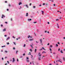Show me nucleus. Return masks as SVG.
<instances>
[{"label":"nucleus","mask_w":65,"mask_h":65,"mask_svg":"<svg viewBox=\"0 0 65 65\" xmlns=\"http://www.w3.org/2000/svg\"><path fill=\"white\" fill-rule=\"evenodd\" d=\"M40 52H39L38 54V55H39V56L40 57V56H41V54H40Z\"/></svg>","instance_id":"1"},{"label":"nucleus","mask_w":65,"mask_h":65,"mask_svg":"<svg viewBox=\"0 0 65 65\" xmlns=\"http://www.w3.org/2000/svg\"><path fill=\"white\" fill-rule=\"evenodd\" d=\"M38 59L39 60H41V57H39L38 58Z\"/></svg>","instance_id":"2"},{"label":"nucleus","mask_w":65,"mask_h":65,"mask_svg":"<svg viewBox=\"0 0 65 65\" xmlns=\"http://www.w3.org/2000/svg\"><path fill=\"white\" fill-rule=\"evenodd\" d=\"M6 30V29H3V32H4V31H5Z\"/></svg>","instance_id":"3"},{"label":"nucleus","mask_w":65,"mask_h":65,"mask_svg":"<svg viewBox=\"0 0 65 65\" xmlns=\"http://www.w3.org/2000/svg\"><path fill=\"white\" fill-rule=\"evenodd\" d=\"M40 41L41 43H42V39H40Z\"/></svg>","instance_id":"4"},{"label":"nucleus","mask_w":65,"mask_h":65,"mask_svg":"<svg viewBox=\"0 0 65 65\" xmlns=\"http://www.w3.org/2000/svg\"><path fill=\"white\" fill-rule=\"evenodd\" d=\"M3 17H5V16L3 15H2V19H3Z\"/></svg>","instance_id":"5"},{"label":"nucleus","mask_w":65,"mask_h":65,"mask_svg":"<svg viewBox=\"0 0 65 65\" xmlns=\"http://www.w3.org/2000/svg\"><path fill=\"white\" fill-rule=\"evenodd\" d=\"M9 38H10V37H8V38L6 40H9Z\"/></svg>","instance_id":"6"},{"label":"nucleus","mask_w":65,"mask_h":65,"mask_svg":"<svg viewBox=\"0 0 65 65\" xmlns=\"http://www.w3.org/2000/svg\"><path fill=\"white\" fill-rule=\"evenodd\" d=\"M13 61H12V62H13H13H14V58H13Z\"/></svg>","instance_id":"7"},{"label":"nucleus","mask_w":65,"mask_h":65,"mask_svg":"<svg viewBox=\"0 0 65 65\" xmlns=\"http://www.w3.org/2000/svg\"><path fill=\"white\" fill-rule=\"evenodd\" d=\"M25 6H26L27 8H29V7H28V5H25Z\"/></svg>","instance_id":"8"},{"label":"nucleus","mask_w":65,"mask_h":65,"mask_svg":"<svg viewBox=\"0 0 65 65\" xmlns=\"http://www.w3.org/2000/svg\"><path fill=\"white\" fill-rule=\"evenodd\" d=\"M19 5H21V4H22V3L20 2V3H19Z\"/></svg>","instance_id":"9"},{"label":"nucleus","mask_w":65,"mask_h":65,"mask_svg":"<svg viewBox=\"0 0 65 65\" xmlns=\"http://www.w3.org/2000/svg\"><path fill=\"white\" fill-rule=\"evenodd\" d=\"M41 12H42V14H44V12L43 11H42Z\"/></svg>","instance_id":"10"},{"label":"nucleus","mask_w":65,"mask_h":65,"mask_svg":"<svg viewBox=\"0 0 65 65\" xmlns=\"http://www.w3.org/2000/svg\"><path fill=\"white\" fill-rule=\"evenodd\" d=\"M28 13H26V16L27 17H28Z\"/></svg>","instance_id":"11"},{"label":"nucleus","mask_w":65,"mask_h":65,"mask_svg":"<svg viewBox=\"0 0 65 65\" xmlns=\"http://www.w3.org/2000/svg\"><path fill=\"white\" fill-rule=\"evenodd\" d=\"M33 40V39H30L29 41H32Z\"/></svg>","instance_id":"12"},{"label":"nucleus","mask_w":65,"mask_h":65,"mask_svg":"<svg viewBox=\"0 0 65 65\" xmlns=\"http://www.w3.org/2000/svg\"><path fill=\"white\" fill-rule=\"evenodd\" d=\"M42 48L44 50H45H45H46L45 49H44V48L43 47H42Z\"/></svg>","instance_id":"13"},{"label":"nucleus","mask_w":65,"mask_h":65,"mask_svg":"<svg viewBox=\"0 0 65 65\" xmlns=\"http://www.w3.org/2000/svg\"><path fill=\"white\" fill-rule=\"evenodd\" d=\"M60 53H62V54H63V52L62 51V50L61 51Z\"/></svg>","instance_id":"14"},{"label":"nucleus","mask_w":65,"mask_h":65,"mask_svg":"<svg viewBox=\"0 0 65 65\" xmlns=\"http://www.w3.org/2000/svg\"><path fill=\"white\" fill-rule=\"evenodd\" d=\"M28 21H31L32 20V19H28Z\"/></svg>","instance_id":"15"},{"label":"nucleus","mask_w":65,"mask_h":65,"mask_svg":"<svg viewBox=\"0 0 65 65\" xmlns=\"http://www.w3.org/2000/svg\"><path fill=\"white\" fill-rule=\"evenodd\" d=\"M57 27H58V28H59V25H58V24L57 23Z\"/></svg>","instance_id":"16"},{"label":"nucleus","mask_w":65,"mask_h":65,"mask_svg":"<svg viewBox=\"0 0 65 65\" xmlns=\"http://www.w3.org/2000/svg\"><path fill=\"white\" fill-rule=\"evenodd\" d=\"M36 51H37V50H36V49H35V53H36Z\"/></svg>","instance_id":"17"},{"label":"nucleus","mask_w":65,"mask_h":65,"mask_svg":"<svg viewBox=\"0 0 65 65\" xmlns=\"http://www.w3.org/2000/svg\"><path fill=\"white\" fill-rule=\"evenodd\" d=\"M35 7H35V6H33V8H35Z\"/></svg>","instance_id":"18"},{"label":"nucleus","mask_w":65,"mask_h":65,"mask_svg":"<svg viewBox=\"0 0 65 65\" xmlns=\"http://www.w3.org/2000/svg\"><path fill=\"white\" fill-rule=\"evenodd\" d=\"M26 46V44H24V47H25Z\"/></svg>","instance_id":"19"},{"label":"nucleus","mask_w":65,"mask_h":65,"mask_svg":"<svg viewBox=\"0 0 65 65\" xmlns=\"http://www.w3.org/2000/svg\"><path fill=\"white\" fill-rule=\"evenodd\" d=\"M27 60H28V59H29V58H28V57H27Z\"/></svg>","instance_id":"20"},{"label":"nucleus","mask_w":65,"mask_h":65,"mask_svg":"<svg viewBox=\"0 0 65 65\" xmlns=\"http://www.w3.org/2000/svg\"><path fill=\"white\" fill-rule=\"evenodd\" d=\"M13 43L14 44H15V45H16V44H15V42H13Z\"/></svg>","instance_id":"21"},{"label":"nucleus","mask_w":65,"mask_h":65,"mask_svg":"<svg viewBox=\"0 0 65 65\" xmlns=\"http://www.w3.org/2000/svg\"><path fill=\"white\" fill-rule=\"evenodd\" d=\"M56 45L57 47V46H58V44H56Z\"/></svg>","instance_id":"22"},{"label":"nucleus","mask_w":65,"mask_h":65,"mask_svg":"<svg viewBox=\"0 0 65 65\" xmlns=\"http://www.w3.org/2000/svg\"><path fill=\"white\" fill-rule=\"evenodd\" d=\"M18 51H16V54H18Z\"/></svg>","instance_id":"23"},{"label":"nucleus","mask_w":65,"mask_h":65,"mask_svg":"<svg viewBox=\"0 0 65 65\" xmlns=\"http://www.w3.org/2000/svg\"><path fill=\"white\" fill-rule=\"evenodd\" d=\"M43 53H46V52H44V51H43L42 53V54H43Z\"/></svg>","instance_id":"24"},{"label":"nucleus","mask_w":65,"mask_h":65,"mask_svg":"<svg viewBox=\"0 0 65 65\" xmlns=\"http://www.w3.org/2000/svg\"><path fill=\"white\" fill-rule=\"evenodd\" d=\"M23 56H25V54L24 53L23 54Z\"/></svg>","instance_id":"25"},{"label":"nucleus","mask_w":65,"mask_h":65,"mask_svg":"<svg viewBox=\"0 0 65 65\" xmlns=\"http://www.w3.org/2000/svg\"><path fill=\"white\" fill-rule=\"evenodd\" d=\"M1 27H3V25L2 24H1Z\"/></svg>","instance_id":"26"},{"label":"nucleus","mask_w":65,"mask_h":65,"mask_svg":"<svg viewBox=\"0 0 65 65\" xmlns=\"http://www.w3.org/2000/svg\"><path fill=\"white\" fill-rule=\"evenodd\" d=\"M56 21H59V19H56Z\"/></svg>","instance_id":"27"},{"label":"nucleus","mask_w":65,"mask_h":65,"mask_svg":"<svg viewBox=\"0 0 65 65\" xmlns=\"http://www.w3.org/2000/svg\"><path fill=\"white\" fill-rule=\"evenodd\" d=\"M30 46H31V47H33V46H32V45H31Z\"/></svg>","instance_id":"28"},{"label":"nucleus","mask_w":65,"mask_h":65,"mask_svg":"<svg viewBox=\"0 0 65 65\" xmlns=\"http://www.w3.org/2000/svg\"><path fill=\"white\" fill-rule=\"evenodd\" d=\"M50 51H52V49H51V48H50Z\"/></svg>","instance_id":"29"},{"label":"nucleus","mask_w":65,"mask_h":65,"mask_svg":"<svg viewBox=\"0 0 65 65\" xmlns=\"http://www.w3.org/2000/svg\"><path fill=\"white\" fill-rule=\"evenodd\" d=\"M5 46L4 45V46H2V47H4Z\"/></svg>","instance_id":"30"},{"label":"nucleus","mask_w":65,"mask_h":65,"mask_svg":"<svg viewBox=\"0 0 65 65\" xmlns=\"http://www.w3.org/2000/svg\"><path fill=\"white\" fill-rule=\"evenodd\" d=\"M4 36H5V37H6V36H7V35H4Z\"/></svg>","instance_id":"31"},{"label":"nucleus","mask_w":65,"mask_h":65,"mask_svg":"<svg viewBox=\"0 0 65 65\" xmlns=\"http://www.w3.org/2000/svg\"><path fill=\"white\" fill-rule=\"evenodd\" d=\"M37 23V22H34V23L35 24V23Z\"/></svg>","instance_id":"32"},{"label":"nucleus","mask_w":65,"mask_h":65,"mask_svg":"<svg viewBox=\"0 0 65 65\" xmlns=\"http://www.w3.org/2000/svg\"><path fill=\"white\" fill-rule=\"evenodd\" d=\"M57 43L58 44H60V43H59V42H58V43Z\"/></svg>","instance_id":"33"},{"label":"nucleus","mask_w":65,"mask_h":65,"mask_svg":"<svg viewBox=\"0 0 65 65\" xmlns=\"http://www.w3.org/2000/svg\"><path fill=\"white\" fill-rule=\"evenodd\" d=\"M60 48H59L58 49V51H60Z\"/></svg>","instance_id":"34"},{"label":"nucleus","mask_w":65,"mask_h":65,"mask_svg":"<svg viewBox=\"0 0 65 65\" xmlns=\"http://www.w3.org/2000/svg\"><path fill=\"white\" fill-rule=\"evenodd\" d=\"M30 51H31V52H32V49H30Z\"/></svg>","instance_id":"35"},{"label":"nucleus","mask_w":65,"mask_h":65,"mask_svg":"<svg viewBox=\"0 0 65 65\" xmlns=\"http://www.w3.org/2000/svg\"><path fill=\"white\" fill-rule=\"evenodd\" d=\"M7 44H9V43H7Z\"/></svg>","instance_id":"36"},{"label":"nucleus","mask_w":65,"mask_h":65,"mask_svg":"<svg viewBox=\"0 0 65 65\" xmlns=\"http://www.w3.org/2000/svg\"><path fill=\"white\" fill-rule=\"evenodd\" d=\"M9 6H11V5H10V4L9 5Z\"/></svg>","instance_id":"37"},{"label":"nucleus","mask_w":65,"mask_h":65,"mask_svg":"<svg viewBox=\"0 0 65 65\" xmlns=\"http://www.w3.org/2000/svg\"><path fill=\"white\" fill-rule=\"evenodd\" d=\"M27 62H29V60H27Z\"/></svg>","instance_id":"38"},{"label":"nucleus","mask_w":65,"mask_h":65,"mask_svg":"<svg viewBox=\"0 0 65 65\" xmlns=\"http://www.w3.org/2000/svg\"><path fill=\"white\" fill-rule=\"evenodd\" d=\"M45 33H46V32H47V31H45Z\"/></svg>","instance_id":"39"},{"label":"nucleus","mask_w":65,"mask_h":65,"mask_svg":"<svg viewBox=\"0 0 65 65\" xmlns=\"http://www.w3.org/2000/svg\"><path fill=\"white\" fill-rule=\"evenodd\" d=\"M42 50V49H40V51H41Z\"/></svg>","instance_id":"40"},{"label":"nucleus","mask_w":65,"mask_h":65,"mask_svg":"<svg viewBox=\"0 0 65 65\" xmlns=\"http://www.w3.org/2000/svg\"><path fill=\"white\" fill-rule=\"evenodd\" d=\"M43 5H45V4H44V3L43 4Z\"/></svg>","instance_id":"41"},{"label":"nucleus","mask_w":65,"mask_h":65,"mask_svg":"<svg viewBox=\"0 0 65 65\" xmlns=\"http://www.w3.org/2000/svg\"><path fill=\"white\" fill-rule=\"evenodd\" d=\"M47 45H50V43H48L47 44Z\"/></svg>","instance_id":"42"},{"label":"nucleus","mask_w":65,"mask_h":65,"mask_svg":"<svg viewBox=\"0 0 65 65\" xmlns=\"http://www.w3.org/2000/svg\"><path fill=\"white\" fill-rule=\"evenodd\" d=\"M17 61L18 62H19V59H17Z\"/></svg>","instance_id":"43"},{"label":"nucleus","mask_w":65,"mask_h":65,"mask_svg":"<svg viewBox=\"0 0 65 65\" xmlns=\"http://www.w3.org/2000/svg\"><path fill=\"white\" fill-rule=\"evenodd\" d=\"M5 52L6 53H7V51H5Z\"/></svg>","instance_id":"44"},{"label":"nucleus","mask_w":65,"mask_h":65,"mask_svg":"<svg viewBox=\"0 0 65 65\" xmlns=\"http://www.w3.org/2000/svg\"><path fill=\"white\" fill-rule=\"evenodd\" d=\"M47 23L48 24H50V22H47Z\"/></svg>","instance_id":"45"},{"label":"nucleus","mask_w":65,"mask_h":65,"mask_svg":"<svg viewBox=\"0 0 65 65\" xmlns=\"http://www.w3.org/2000/svg\"><path fill=\"white\" fill-rule=\"evenodd\" d=\"M7 11H8L9 10V9H7Z\"/></svg>","instance_id":"46"},{"label":"nucleus","mask_w":65,"mask_h":65,"mask_svg":"<svg viewBox=\"0 0 65 65\" xmlns=\"http://www.w3.org/2000/svg\"><path fill=\"white\" fill-rule=\"evenodd\" d=\"M50 46V47H52L53 46H52V45H51Z\"/></svg>","instance_id":"47"},{"label":"nucleus","mask_w":65,"mask_h":65,"mask_svg":"<svg viewBox=\"0 0 65 65\" xmlns=\"http://www.w3.org/2000/svg\"><path fill=\"white\" fill-rule=\"evenodd\" d=\"M29 55H31V54H30V53H31L30 52H29Z\"/></svg>","instance_id":"48"},{"label":"nucleus","mask_w":65,"mask_h":65,"mask_svg":"<svg viewBox=\"0 0 65 65\" xmlns=\"http://www.w3.org/2000/svg\"><path fill=\"white\" fill-rule=\"evenodd\" d=\"M22 57H23V56H21L20 57V58H22Z\"/></svg>","instance_id":"49"},{"label":"nucleus","mask_w":65,"mask_h":65,"mask_svg":"<svg viewBox=\"0 0 65 65\" xmlns=\"http://www.w3.org/2000/svg\"><path fill=\"white\" fill-rule=\"evenodd\" d=\"M5 23H6V24H7V22H5Z\"/></svg>","instance_id":"50"},{"label":"nucleus","mask_w":65,"mask_h":65,"mask_svg":"<svg viewBox=\"0 0 65 65\" xmlns=\"http://www.w3.org/2000/svg\"><path fill=\"white\" fill-rule=\"evenodd\" d=\"M31 3H30V6H31Z\"/></svg>","instance_id":"51"},{"label":"nucleus","mask_w":65,"mask_h":65,"mask_svg":"<svg viewBox=\"0 0 65 65\" xmlns=\"http://www.w3.org/2000/svg\"><path fill=\"white\" fill-rule=\"evenodd\" d=\"M63 59L64 60V61H65V58H63Z\"/></svg>","instance_id":"52"},{"label":"nucleus","mask_w":65,"mask_h":65,"mask_svg":"<svg viewBox=\"0 0 65 65\" xmlns=\"http://www.w3.org/2000/svg\"><path fill=\"white\" fill-rule=\"evenodd\" d=\"M60 19H62V18L61 17H60L59 18Z\"/></svg>","instance_id":"53"},{"label":"nucleus","mask_w":65,"mask_h":65,"mask_svg":"<svg viewBox=\"0 0 65 65\" xmlns=\"http://www.w3.org/2000/svg\"><path fill=\"white\" fill-rule=\"evenodd\" d=\"M31 63H32L31 62H30V64H31Z\"/></svg>","instance_id":"54"},{"label":"nucleus","mask_w":65,"mask_h":65,"mask_svg":"<svg viewBox=\"0 0 65 65\" xmlns=\"http://www.w3.org/2000/svg\"><path fill=\"white\" fill-rule=\"evenodd\" d=\"M36 43H38L39 42L37 41H36Z\"/></svg>","instance_id":"55"},{"label":"nucleus","mask_w":65,"mask_h":65,"mask_svg":"<svg viewBox=\"0 0 65 65\" xmlns=\"http://www.w3.org/2000/svg\"><path fill=\"white\" fill-rule=\"evenodd\" d=\"M13 50H15V48L14 47V48H13Z\"/></svg>","instance_id":"56"},{"label":"nucleus","mask_w":65,"mask_h":65,"mask_svg":"<svg viewBox=\"0 0 65 65\" xmlns=\"http://www.w3.org/2000/svg\"><path fill=\"white\" fill-rule=\"evenodd\" d=\"M2 60H4L3 58H2Z\"/></svg>","instance_id":"57"},{"label":"nucleus","mask_w":65,"mask_h":65,"mask_svg":"<svg viewBox=\"0 0 65 65\" xmlns=\"http://www.w3.org/2000/svg\"><path fill=\"white\" fill-rule=\"evenodd\" d=\"M5 3H7V1H5Z\"/></svg>","instance_id":"58"},{"label":"nucleus","mask_w":65,"mask_h":65,"mask_svg":"<svg viewBox=\"0 0 65 65\" xmlns=\"http://www.w3.org/2000/svg\"><path fill=\"white\" fill-rule=\"evenodd\" d=\"M39 6H41V5H40Z\"/></svg>","instance_id":"59"},{"label":"nucleus","mask_w":65,"mask_h":65,"mask_svg":"<svg viewBox=\"0 0 65 65\" xmlns=\"http://www.w3.org/2000/svg\"><path fill=\"white\" fill-rule=\"evenodd\" d=\"M31 57H33V55H31Z\"/></svg>","instance_id":"60"},{"label":"nucleus","mask_w":65,"mask_h":65,"mask_svg":"<svg viewBox=\"0 0 65 65\" xmlns=\"http://www.w3.org/2000/svg\"><path fill=\"white\" fill-rule=\"evenodd\" d=\"M63 39H65V37H63Z\"/></svg>","instance_id":"61"},{"label":"nucleus","mask_w":65,"mask_h":65,"mask_svg":"<svg viewBox=\"0 0 65 65\" xmlns=\"http://www.w3.org/2000/svg\"><path fill=\"white\" fill-rule=\"evenodd\" d=\"M56 65H58V63H56Z\"/></svg>","instance_id":"62"},{"label":"nucleus","mask_w":65,"mask_h":65,"mask_svg":"<svg viewBox=\"0 0 65 65\" xmlns=\"http://www.w3.org/2000/svg\"><path fill=\"white\" fill-rule=\"evenodd\" d=\"M57 12H60V11H57Z\"/></svg>","instance_id":"63"},{"label":"nucleus","mask_w":65,"mask_h":65,"mask_svg":"<svg viewBox=\"0 0 65 65\" xmlns=\"http://www.w3.org/2000/svg\"><path fill=\"white\" fill-rule=\"evenodd\" d=\"M47 33H49V31H47Z\"/></svg>","instance_id":"64"}]
</instances>
